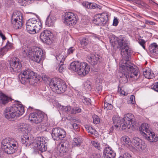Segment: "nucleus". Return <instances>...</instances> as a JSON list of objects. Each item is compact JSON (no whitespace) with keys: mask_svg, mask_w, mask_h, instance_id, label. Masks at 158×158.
Returning a JSON list of instances; mask_svg holds the SVG:
<instances>
[{"mask_svg":"<svg viewBox=\"0 0 158 158\" xmlns=\"http://www.w3.org/2000/svg\"><path fill=\"white\" fill-rule=\"evenodd\" d=\"M82 4L83 6L86 8L90 9L98 8V6H99L95 3L89 2H83Z\"/></svg>","mask_w":158,"mask_h":158,"instance_id":"nucleus-27","label":"nucleus"},{"mask_svg":"<svg viewBox=\"0 0 158 158\" xmlns=\"http://www.w3.org/2000/svg\"><path fill=\"white\" fill-rule=\"evenodd\" d=\"M118 19L116 17H114L113 20V25L115 26H117L118 24Z\"/></svg>","mask_w":158,"mask_h":158,"instance_id":"nucleus-53","label":"nucleus"},{"mask_svg":"<svg viewBox=\"0 0 158 158\" xmlns=\"http://www.w3.org/2000/svg\"><path fill=\"white\" fill-rule=\"evenodd\" d=\"M0 36H1L2 37V39L3 40H5L6 39V37H5V35L3 34L2 33L1 34Z\"/></svg>","mask_w":158,"mask_h":158,"instance_id":"nucleus-60","label":"nucleus"},{"mask_svg":"<svg viewBox=\"0 0 158 158\" xmlns=\"http://www.w3.org/2000/svg\"><path fill=\"white\" fill-rule=\"evenodd\" d=\"M112 45L114 49L116 48L121 50V54L123 57L127 59L131 56V50L128 46V41L125 37L122 36L119 37H115L111 42Z\"/></svg>","mask_w":158,"mask_h":158,"instance_id":"nucleus-3","label":"nucleus"},{"mask_svg":"<svg viewBox=\"0 0 158 158\" xmlns=\"http://www.w3.org/2000/svg\"><path fill=\"white\" fill-rule=\"evenodd\" d=\"M93 156L94 158H100V157H101V156L99 153L94 154Z\"/></svg>","mask_w":158,"mask_h":158,"instance_id":"nucleus-57","label":"nucleus"},{"mask_svg":"<svg viewBox=\"0 0 158 158\" xmlns=\"http://www.w3.org/2000/svg\"><path fill=\"white\" fill-rule=\"evenodd\" d=\"M72 125L73 128L75 129H77L78 128V125L75 123H73Z\"/></svg>","mask_w":158,"mask_h":158,"instance_id":"nucleus-56","label":"nucleus"},{"mask_svg":"<svg viewBox=\"0 0 158 158\" xmlns=\"http://www.w3.org/2000/svg\"><path fill=\"white\" fill-rule=\"evenodd\" d=\"M131 142L136 150H143L146 147L144 141L137 137H133Z\"/></svg>","mask_w":158,"mask_h":158,"instance_id":"nucleus-15","label":"nucleus"},{"mask_svg":"<svg viewBox=\"0 0 158 158\" xmlns=\"http://www.w3.org/2000/svg\"><path fill=\"white\" fill-rule=\"evenodd\" d=\"M130 103L131 104H135V97L133 95H132L131 96L130 98Z\"/></svg>","mask_w":158,"mask_h":158,"instance_id":"nucleus-50","label":"nucleus"},{"mask_svg":"<svg viewBox=\"0 0 158 158\" xmlns=\"http://www.w3.org/2000/svg\"><path fill=\"white\" fill-rule=\"evenodd\" d=\"M121 140L122 143L127 147L131 144V141L129 137L127 136H123L121 138Z\"/></svg>","mask_w":158,"mask_h":158,"instance_id":"nucleus-31","label":"nucleus"},{"mask_svg":"<svg viewBox=\"0 0 158 158\" xmlns=\"http://www.w3.org/2000/svg\"><path fill=\"white\" fill-rule=\"evenodd\" d=\"M143 74L145 78L148 79L152 78L154 77V74L151 70L148 68L143 72Z\"/></svg>","mask_w":158,"mask_h":158,"instance_id":"nucleus-30","label":"nucleus"},{"mask_svg":"<svg viewBox=\"0 0 158 158\" xmlns=\"http://www.w3.org/2000/svg\"><path fill=\"white\" fill-rule=\"evenodd\" d=\"M41 23L38 21L35 18H31L28 20L26 23V29L30 34H34L36 31H38L41 28Z\"/></svg>","mask_w":158,"mask_h":158,"instance_id":"nucleus-9","label":"nucleus"},{"mask_svg":"<svg viewBox=\"0 0 158 158\" xmlns=\"http://www.w3.org/2000/svg\"><path fill=\"white\" fill-rule=\"evenodd\" d=\"M149 50L152 55L155 56L158 55V45L156 43L152 44L149 47Z\"/></svg>","mask_w":158,"mask_h":158,"instance_id":"nucleus-24","label":"nucleus"},{"mask_svg":"<svg viewBox=\"0 0 158 158\" xmlns=\"http://www.w3.org/2000/svg\"><path fill=\"white\" fill-rule=\"evenodd\" d=\"M54 156H55V157L56 158H57V157H58V155H54Z\"/></svg>","mask_w":158,"mask_h":158,"instance_id":"nucleus-64","label":"nucleus"},{"mask_svg":"<svg viewBox=\"0 0 158 158\" xmlns=\"http://www.w3.org/2000/svg\"><path fill=\"white\" fill-rule=\"evenodd\" d=\"M5 152L8 154H11L15 152L18 147V143L17 140L14 139L6 138L2 142Z\"/></svg>","mask_w":158,"mask_h":158,"instance_id":"nucleus-7","label":"nucleus"},{"mask_svg":"<svg viewBox=\"0 0 158 158\" xmlns=\"http://www.w3.org/2000/svg\"><path fill=\"white\" fill-rule=\"evenodd\" d=\"M83 142V140L80 137H75L74 138L73 142V145L74 146H80Z\"/></svg>","mask_w":158,"mask_h":158,"instance_id":"nucleus-34","label":"nucleus"},{"mask_svg":"<svg viewBox=\"0 0 158 158\" xmlns=\"http://www.w3.org/2000/svg\"><path fill=\"white\" fill-rule=\"evenodd\" d=\"M8 44H6L5 46L0 49V56H3L8 51V50L11 48V46L10 44L9 43V41H8Z\"/></svg>","mask_w":158,"mask_h":158,"instance_id":"nucleus-29","label":"nucleus"},{"mask_svg":"<svg viewBox=\"0 0 158 158\" xmlns=\"http://www.w3.org/2000/svg\"><path fill=\"white\" fill-rule=\"evenodd\" d=\"M92 143L94 146L96 147L99 150H100L99 143L94 141H92Z\"/></svg>","mask_w":158,"mask_h":158,"instance_id":"nucleus-49","label":"nucleus"},{"mask_svg":"<svg viewBox=\"0 0 158 158\" xmlns=\"http://www.w3.org/2000/svg\"><path fill=\"white\" fill-rule=\"evenodd\" d=\"M59 149L60 153H64L66 152L65 147L64 146V143H60L59 145Z\"/></svg>","mask_w":158,"mask_h":158,"instance_id":"nucleus-41","label":"nucleus"},{"mask_svg":"<svg viewBox=\"0 0 158 158\" xmlns=\"http://www.w3.org/2000/svg\"><path fill=\"white\" fill-rule=\"evenodd\" d=\"M129 59L123 57L120 61V68L122 70V76L121 78L123 83L128 81V78L136 80L139 77L140 73L136 66L129 61Z\"/></svg>","mask_w":158,"mask_h":158,"instance_id":"nucleus-1","label":"nucleus"},{"mask_svg":"<svg viewBox=\"0 0 158 158\" xmlns=\"http://www.w3.org/2000/svg\"><path fill=\"white\" fill-rule=\"evenodd\" d=\"M75 50V48L73 47L70 48L68 49V54L73 53Z\"/></svg>","mask_w":158,"mask_h":158,"instance_id":"nucleus-54","label":"nucleus"},{"mask_svg":"<svg viewBox=\"0 0 158 158\" xmlns=\"http://www.w3.org/2000/svg\"><path fill=\"white\" fill-rule=\"evenodd\" d=\"M81 62L77 61L72 62L70 64L69 69L75 71L78 73V71L80 66Z\"/></svg>","mask_w":158,"mask_h":158,"instance_id":"nucleus-28","label":"nucleus"},{"mask_svg":"<svg viewBox=\"0 0 158 158\" xmlns=\"http://www.w3.org/2000/svg\"><path fill=\"white\" fill-rule=\"evenodd\" d=\"M52 91L58 94L64 93L66 89L65 82L59 78H53L51 80L49 84Z\"/></svg>","mask_w":158,"mask_h":158,"instance_id":"nucleus-8","label":"nucleus"},{"mask_svg":"<svg viewBox=\"0 0 158 158\" xmlns=\"http://www.w3.org/2000/svg\"><path fill=\"white\" fill-rule=\"evenodd\" d=\"M108 19V15L106 13H103L97 15L94 19L93 23L97 25L102 24L103 22H106Z\"/></svg>","mask_w":158,"mask_h":158,"instance_id":"nucleus-16","label":"nucleus"},{"mask_svg":"<svg viewBox=\"0 0 158 158\" xmlns=\"http://www.w3.org/2000/svg\"><path fill=\"white\" fill-rule=\"evenodd\" d=\"M23 48V54L24 57H28L31 60L37 63H39L43 56V52L42 50L36 47L32 48Z\"/></svg>","mask_w":158,"mask_h":158,"instance_id":"nucleus-5","label":"nucleus"},{"mask_svg":"<svg viewBox=\"0 0 158 158\" xmlns=\"http://www.w3.org/2000/svg\"><path fill=\"white\" fill-rule=\"evenodd\" d=\"M151 88L158 92V82H156L151 86Z\"/></svg>","mask_w":158,"mask_h":158,"instance_id":"nucleus-47","label":"nucleus"},{"mask_svg":"<svg viewBox=\"0 0 158 158\" xmlns=\"http://www.w3.org/2000/svg\"><path fill=\"white\" fill-rule=\"evenodd\" d=\"M24 113V109L23 106L16 103L6 107L4 111V115L7 119L12 121L22 115Z\"/></svg>","mask_w":158,"mask_h":158,"instance_id":"nucleus-4","label":"nucleus"},{"mask_svg":"<svg viewBox=\"0 0 158 158\" xmlns=\"http://www.w3.org/2000/svg\"><path fill=\"white\" fill-rule=\"evenodd\" d=\"M134 3L137 4L140 7H144L147 8H148L149 6L147 4L143 1L139 0H132Z\"/></svg>","mask_w":158,"mask_h":158,"instance_id":"nucleus-35","label":"nucleus"},{"mask_svg":"<svg viewBox=\"0 0 158 158\" xmlns=\"http://www.w3.org/2000/svg\"><path fill=\"white\" fill-rule=\"evenodd\" d=\"M62 109L64 112L67 113L69 114H72V109L70 106H62Z\"/></svg>","mask_w":158,"mask_h":158,"instance_id":"nucleus-38","label":"nucleus"},{"mask_svg":"<svg viewBox=\"0 0 158 158\" xmlns=\"http://www.w3.org/2000/svg\"><path fill=\"white\" fill-rule=\"evenodd\" d=\"M90 68L88 64L85 62H81L78 71V74L81 76H85L89 73Z\"/></svg>","mask_w":158,"mask_h":158,"instance_id":"nucleus-18","label":"nucleus"},{"mask_svg":"<svg viewBox=\"0 0 158 158\" xmlns=\"http://www.w3.org/2000/svg\"><path fill=\"white\" fill-rule=\"evenodd\" d=\"M84 85L85 89L87 91H90L91 89L92 83L89 81H87L85 82Z\"/></svg>","mask_w":158,"mask_h":158,"instance_id":"nucleus-39","label":"nucleus"},{"mask_svg":"<svg viewBox=\"0 0 158 158\" xmlns=\"http://www.w3.org/2000/svg\"><path fill=\"white\" fill-rule=\"evenodd\" d=\"M91 40L89 37L83 38L80 41L82 47L84 48L85 46L87 45L91 42Z\"/></svg>","mask_w":158,"mask_h":158,"instance_id":"nucleus-33","label":"nucleus"},{"mask_svg":"<svg viewBox=\"0 0 158 158\" xmlns=\"http://www.w3.org/2000/svg\"><path fill=\"white\" fill-rule=\"evenodd\" d=\"M89 133H90L91 134H93L95 132V130L92 127L89 126V130L88 131Z\"/></svg>","mask_w":158,"mask_h":158,"instance_id":"nucleus-51","label":"nucleus"},{"mask_svg":"<svg viewBox=\"0 0 158 158\" xmlns=\"http://www.w3.org/2000/svg\"><path fill=\"white\" fill-rule=\"evenodd\" d=\"M122 119L118 115H114L112 118V120L114 126H112V128L115 129L116 130H118L119 124L122 122Z\"/></svg>","mask_w":158,"mask_h":158,"instance_id":"nucleus-23","label":"nucleus"},{"mask_svg":"<svg viewBox=\"0 0 158 158\" xmlns=\"http://www.w3.org/2000/svg\"><path fill=\"white\" fill-rule=\"evenodd\" d=\"M89 38L91 39L92 38H95V39H99L100 38V36L96 34H93L92 35H91L89 37Z\"/></svg>","mask_w":158,"mask_h":158,"instance_id":"nucleus-55","label":"nucleus"},{"mask_svg":"<svg viewBox=\"0 0 158 158\" xmlns=\"http://www.w3.org/2000/svg\"><path fill=\"white\" fill-rule=\"evenodd\" d=\"M42 78L45 82H47L48 81H49L50 79L48 78L46 75L44 74L42 75Z\"/></svg>","mask_w":158,"mask_h":158,"instance_id":"nucleus-48","label":"nucleus"},{"mask_svg":"<svg viewBox=\"0 0 158 158\" xmlns=\"http://www.w3.org/2000/svg\"><path fill=\"white\" fill-rule=\"evenodd\" d=\"M4 65V64H2V63L0 62V69L2 68V67Z\"/></svg>","mask_w":158,"mask_h":158,"instance_id":"nucleus-62","label":"nucleus"},{"mask_svg":"<svg viewBox=\"0 0 158 158\" xmlns=\"http://www.w3.org/2000/svg\"><path fill=\"white\" fill-rule=\"evenodd\" d=\"M21 141L22 143L26 146H30V147L42 152L47 150V140L44 137H37L34 139L32 135L26 133L22 138Z\"/></svg>","mask_w":158,"mask_h":158,"instance_id":"nucleus-2","label":"nucleus"},{"mask_svg":"<svg viewBox=\"0 0 158 158\" xmlns=\"http://www.w3.org/2000/svg\"><path fill=\"white\" fill-rule=\"evenodd\" d=\"M116 154L110 147H106L103 151V156L106 158H114Z\"/></svg>","mask_w":158,"mask_h":158,"instance_id":"nucleus-19","label":"nucleus"},{"mask_svg":"<svg viewBox=\"0 0 158 158\" xmlns=\"http://www.w3.org/2000/svg\"><path fill=\"white\" fill-rule=\"evenodd\" d=\"M55 22V19L53 17L48 16L46 19V24L48 27L52 25Z\"/></svg>","mask_w":158,"mask_h":158,"instance_id":"nucleus-37","label":"nucleus"},{"mask_svg":"<svg viewBox=\"0 0 158 158\" xmlns=\"http://www.w3.org/2000/svg\"><path fill=\"white\" fill-rule=\"evenodd\" d=\"M65 66L64 63L59 64L56 69L58 70L60 73H62L64 71Z\"/></svg>","mask_w":158,"mask_h":158,"instance_id":"nucleus-40","label":"nucleus"},{"mask_svg":"<svg viewBox=\"0 0 158 158\" xmlns=\"http://www.w3.org/2000/svg\"><path fill=\"white\" fill-rule=\"evenodd\" d=\"M145 23L146 24H149L151 25H153L155 24V23L154 22L147 20H145Z\"/></svg>","mask_w":158,"mask_h":158,"instance_id":"nucleus-58","label":"nucleus"},{"mask_svg":"<svg viewBox=\"0 0 158 158\" xmlns=\"http://www.w3.org/2000/svg\"><path fill=\"white\" fill-rule=\"evenodd\" d=\"M99 56L98 55H92L89 58L88 61L91 64L95 65L99 62Z\"/></svg>","mask_w":158,"mask_h":158,"instance_id":"nucleus-26","label":"nucleus"},{"mask_svg":"<svg viewBox=\"0 0 158 158\" xmlns=\"http://www.w3.org/2000/svg\"><path fill=\"white\" fill-rule=\"evenodd\" d=\"M81 112V109L79 107H77L72 108V114H76L80 113Z\"/></svg>","mask_w":158,"mask_h":158,"instance_id":"nucleus-44","label":"nucleus"},{"mask_svg":"<svg viewBox=\"0 0 158 158\" xmlns=\"http://www.w3.org/2000/svg\"><path fill=\"white\" fill-rule=\"evenodd\" d=\"M119 127L121 128L123 130L125 129L127 127L128 128H133L134 126L130 125V124H127L126 121L123 122V119H122V122L119 124Z\"/></svg>","mask_w":158,"mask_h":158,"instance_id":"nucleus-32","label":"nucleus"},{"mask_svg":"<svg viewBox=\"0 0 158 158\" xmlns=\"http://www.w3.org/2000/svg\"><path fill=\"white\" fill-rule=\"evenodd\" d=\"M123 122L126 121L127 124H130L134 126L135 125V117L131 114L128 113L124 115V117L122 119Z\"/></svg>","mask_w":158,"mask_h":158,"instance_id":"nucleus-20","label":"nucleus"},{"mask_svg":"<svg viewBox=\"0 0 158 158\" xmlns=\"http://www.w3.org/2000/svg\"><path fill=\"white\" fill-rule=\"evenodd\" d=\"M82 102L86 105H89L91 104V100L88 98H85L82 99Z\"/></svg>","mask_w":158,"mask_h":158,"instance_id":"nucleus-45","label":"nucleus"},{"mask_svg":"<svg viewBox=\"0 0 158 158\" xmlns=\"http://www.w3.org/2000/svg\"><path fill=\"white\" fill-rule=\"evenodd\" d=\"M93 122L95 124H98L100 122V119L99 117L96 115H94L93 116Z\"/></svg>","mask_w":158,"mask_h":158,"instance_id":"nucleus-42","label":"nucleus"},{"mask_svg":"<svg viewBox=\"0 0 158 158\" xmlns=\"http://www.w3.org/2000/svg\"><path fill=\"white\" fill-rule=\"evenodd\" d=\"M52 37V33L50 31L45 30L40 35V39L43 42L49 44Z\"/></svg>","mask_w":158,"mask_h":158,"instance_id":"nucleus-17","label":"nucleus"},{"mask_svg":"<svg viewBox=\"0 0 158 158\" xmlns=\"http://www.w3.org/2000/svg\"><path fill=\"white\" fill-rule=\"evenodd\" d=\"M44 114L40 112L33 113L30 114L29 119L31 122L35 123H39L44 119Z\"/></svg>","mask_w":158,"mask_h":158,"instance_id":"nucleus-13","label":"nucleus"},{"mask_svg":"<svg viewBox=\"0 0 158 158\" xmlns=\"http://www.w3.org/2000/svg\"><path fill=\"white\" fill-rule=\"evenodd\" d=\"M149 0L150 1H152V2H153V3L152 4L153 5H155L156 7H158V4H157V3L155 2H154L153 0Z\"/></svg>","mask_w":158,"mask_h":158,"instance_id":"nucleus-61","label":"nucleus"},{"mask_svg":"<svg viewBox=\"0 0 158 158\" xmlns=\"http://www.w3.org/2000/svg\"><path fill=\"white\" fill-rule=\"evenodd\" d=\"M77 21V16L72 12H66L64 15V23L67 26L71 27L74 25Z\"/></svg>","mask_w":158,"mask_h":158,"instance_id":"nucleus-10","label":"nucleus"},{"mask_svg":"<svg viewBox=\"0 0 158 158\" xmlns=\"http://www.w3.org/2000/svg\"><path fill=\"white\" fill-rule=\"evenodd\" d=\"M57 60L58 61V63L59 64L64 63L65 59V57L64 56V53H60L56 56Z\"/></svg>","mask_w":158,"mask_h":158,"instance_id":"nucleus-36","label":"nucleus"},{"mask_svg":"<svg viewBox=\"0 0 158 158\" xmlns=\"http://www.w3.org/2000/svg\"><path fill=\"white\" fill-rule=\"evenodd\" d=\"M52 135L54 140L62 139L66 136V132L60 128H55L52 130Z\"/></svg>","mask_w":158,"mask_h":158,"instance_id":"nucleus-11","label":"nucleus"},{"mask_svg":"<svg viewBox=\"0 0 158 158\" xmlns=\"http://www.w3.org/2000/svg\"><path fill=\"white\" fill-rule=\"evenodd\" d=\"M104 109H106L107 110H110L113 108V106L111 104L107 102L104 103Z\"/></svg>","mask_w":158,"mask_h":158,"instance_id":"nucleus-43","label":"nucleus"},{"mask_svg":"<svg viewBox=\"0 0 158 158\" xmlns=\"http://www.w3.org/2000/svg\"><path fill=\"white\" fill-rule=\"evenodd\" d=\"M119 93L120 94H122V95H125L126 93L125 91L122 90V89H120L119 90Z\"/></svg>","mask_w":158,"mask_h":158,"instance_id":"nucleus-59","label":"nucleus"},{"mask_svg":"<svg viewBox=\"0 0 158 158\" xmlns=\"http://www.w3.org/2000/svg\"><path fill=\"white\" fill-rule=\"evenodd\" d=\"M131 157H132V156L130 153L126 152L123 154L122 158H130Z\"/></svg>","mask_w":158,"mask_h":158,"instance_id":"nucleus-52","label":"nucleus"},{"mask_svg":"<svg viewBox=\"0 0 158 158\" xmlns=\"http://www.w3.org/2000/svg\"><path fill=\"white\" fill-rule=\"evenodd\" d=\"M146 139L150 142H155L158 140V137L153 132L151 131L148 134V135L145 137Z\"/></svg>","mask_w":158,"mask_h":158,"instance_id":"nucleus-25","label":"nucleus"},{"mask_svg":"<svg viewBox=\"0 0 158 158\" xmlns=\"http://www.w3.org/2000/svg\"><path fill=\"white\" fill-rule=\"evenodd\" d=\"M139 130L141 135L144 137L147 136L148 134L150 132L148 125L146 123L141 125L139 128Z\"/></svg>","mask_w":158,"mask_h":158,"instance_id":"nucleus-21","label":"nucleus"},{"mask_svg":"<svg viewBox=\"0 0 158 158\" xmlns=\"http://www.w3.org/2000/svg\"><path fill=\"white\" fill-rule=\"evenodd\" d=\"M11 98L6 96L3 93H2L0 94V106H5L9 102L11 101Z\"/></svg>","mask_w":158,"mask_h":158,"instance_id":"nucleus-22","label":"nucleus"},{"mask_svg":"<svg viewBox=\"0 0 158 158\" xmlns=\"http://www.w3.org/2000/svg\"><path fill=\"white\" fill-rule=\"evenodd\" d=\"M10 70L15 72H19L21 68V64L18 58L14 57L10 61Z\"/></svg>","mask_w":158,"mask_h":158,"instance_id":"nucleus-14","label":"nucleus"},{"mask_svg":"<svg viewBox=\"0 0 158 158\" xmlns=\"http://www.w3.org/2000/svg\"><path fill=\"white\" fill-rule=\"evenodd\" d=\"M138 41L139 44L142 47L143 49H145L144 45L145 44V41L142 39H138Z\"/></svg>","mask_w":158,"mask_h":158,"instance_id":"nucleus-46","label":"nucleus"},{"mask_svg":"<svg viewBox=\"0 0 158 158\" xmlns=\"http://www.w3.org/2000/svg\"><path fill=\"white\" fill-rule=\"evenodd\" d=\"M89 126H86L85 127L86 129V130H87V131H88V130H89Z\"/></svg>","mask_w":158,"mask_h":158,"instance_id":"nucleus-63","label":"nucleus"},{"mask_svg":"<svg viewBox=\"0 0 158 158\" xmlns=\"http://www.w3.org/2000/svg\"><path fill=\"white\" fill-rule=\"evenodd\" d=\"M19 77L21 83L23 84L28 83L33 85L37 82L35 73L30 69L24 70L20 73Z\"/></svg>","mask_w":158,"mask_h":158,"instance_id":"nucleus-6","label":"nucleus"},{"mask_svg":"<svg viewBox=\"0 0 158 158\" xmlns=\"http://www.w3.org/2000/svg\"><path fill=\"white\" fill-rule=\"evenodd\" d=\"M23 17L22 15H18L14 13L12 16V22L13 27L16 29H20L23 25Z\"/></svg>","mask_w":158,"mask_h":158,"instance_id":"nucleus-12","label":"nucleus"}]
</instances>
